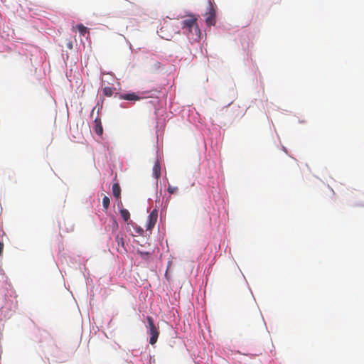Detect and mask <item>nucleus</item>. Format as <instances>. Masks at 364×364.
Wrapping results in <instances>:
<instances>
[{"mask_svg": "<svg viewBox=\"0 0 364 364\" xmlns=\"http://www.w3.org/2000/svg\"><path fill=\"white\" fill-rule=\"evenodd\" d=\"M182 29L186 30L187 33L194 31L197 37L200 36V31L197 23V18L194 16H190L188 18L181 22Z\"/></svg>", "mask_w": 364, "mask_h": 364, "instance_id": "f257e3e1", "label": "nucleus"}, {"mask_svg": "<svg viewBox=\"0 0 364 364\" xmlns=\"http://www.w3.org/2000/svg\"><path fill=\"white\" fill-rule=\"evenodd\" d=\"M216 11L213 0H208V11L205 13V23L207 26H214L215 24Z\"/></svg>", "mask_w": 364, "mask_h": 364, "instance_id": "f03ea898", "label": "nucleus"}, {"mask_svg": "<svg viewBox=\"0 0 364 364\" xmlns=\"http://www.w3.org/2000/svg\"><path fill=\"white\" fill-rule=\"evenodd\" d=\"M171 28H173V26L170 23H164L159 31L161 38L169 40L173 37V33H178V31L175 29H172L171 31L169 32V30Z\"/></svg>", "mask_w": 364, "mask_h": 364, "instance_id": "7ed1b4c3", "label": "nucleus"}, {"mask_svg": "<svg viewBox=\"0 0 364 364\" xmlns=\"http://www.w3.org/2000/svg\"><path fill=\"white\" fill-rule=\"evenodd\" d=\"M158 218V211L154 209L148 216V222L146 225V230H151L154 227Z\"/></svg>", "mask_w": 364, "mask_h": 364, "instance_id": "20e7f679", "label": "nucleus"}, {"mask_svg": "<svg viewBox=\"0 0 364 364\" xmlns=\"http://www.w3.org/2000/svg\"><path fill=\"white\" fill-rule=\"evenodd\" d=\"M118 97L120 100H124L128 101H138L141 99V97L134 92L119 94Z\"/></svg>", "mask_w": 364, "mask_h": 364, "instance_id": "39448f33", "label": "nucleus"}, {"mask_svg": "<svg viewBox=\"0 0 364 364\" xmlns=\"http://www.w3.org/2000/svg\"><path fill=\"white\" fill-rule=\"evenodd\" d=\"M115 240L117 244V251L120 253H123V252H126V249L124 247V241L123 235L119 233L117 234L115 237Z\"/></svg>", "mask_w": 364, "mask_h": 364, "instance_id": "423d86ee", "label": "nucleus"}, {"mask_svg": "<svg viewBox=\"0 0 364 364\" xmlns=\"http://www.w3.org/2000/svg\"><path fill=\"white\" fill-rule=\"evenodd\" d=\"M149 333L151 336L150 340H149L150 344H151V345L155 344L156 343V341H157V339H158V337H159V332L158 328H155L149 330Z\"/></svg>", "mask_w": 364, "mask_h": 364, "instance_id": "0eeeda50", "label": "nucleus"}, {"mask_svg": "<svg viewBox=\"0 0 364 364\" xmlns=\"http://www.w3.org/2000/svg\"><path fill=\"white\" fill-rule=\"evenodd\" d=\"M95 122V132L97 135H102L103 133V128L102 126L101 119L100 118H96L94 121Z\"/></svg>", "mask_w": 364, "mask_h": 364, "instance_id": "6e6552de", "label": "nucleus"}, {"mask_svg": "<svg viewBox=\"0 0 364 364\" xmlns=\"http://www.w3.org/2000/svg\"><path fill=\"white\" fill-rule=\"evenodd\" d=\"M153 174L158 180L161 176V166L159 162L157 161L153 166Z\"/></svg>", "mask_w": 364, "mask_h": 364, "instance_id": "1a4fd4ad", "label": "nucleus"}, {"mask_svg": "<svg viewBox=\"0 0 364 364\" xmlns=\"http://www.w3.org/2000/svg\"><path fill=\"white\" fill-rule=\"evenodd\" d=\"M112 193L113 196L117 198H119L121 196V188L119 183H116L112 185Z\"/></svg>", "mask_w": 364, "mask_h": 364, "instance_id": "9d476101", "label": "nucleus"}, {"mask_svg": "<svg viewBox=\"0 0 364 364\" xmlns=\"http://www.w3.org/2000/svg\"><path fill=\"white\" fill-rule=\"evenodd\" d=\"M79 33L81 36H84L87 33H89L88 28L82 24H78L76 26Z\"/></svg>", "mask_w": 364, "mask_h": 364, "instance_id": "9b49d317", "label": "nucleus"}, {"mask_svg": "<svg viewBox=\"0 0 364 364\" xmlns=\"http://www.w3.org/2000/svg\"><path fill=\"white\" fill-rule=\"evenodd\" d=\"M120 215L123 218V220L127 222L130 218V213L128 210L127 209H121L120 211Z\"/></svg>", "mask_w": 364, "mask_h": 364, "instance_id": "f8f14e48", "label": "nucleus"}, {"mask_svg": "<svg viewBox=\"0 0 364 364\" xmlns=\"http://www.w3.org/2000/svg\"><path fill=\"white\" fill-rule=\"evenodd\" d=\"M114 88L110 87H105L102 88L103 94L107 97H111L113 95Z\"/></svg>", "mask_w": 364, "mask_h": 364, "instance_id": "ddd939ff", "label": "nucleus"}, {"mask_svg": "<svg viewBox=\"0 0 364 364\" xmlns=\"http://www.w3.org/2000/svg\"><path fill=\"white\" fill-rule=\"evenodd\" d=\"M146 320L148 323L147 327L149 328V330L156 328L152 317L147 316Z\"/></svg>", "mask_w": 364, "mask_h": 364, "instance_id": "4468645a", "label": "nucleus"}, {"mask_svg": "<svg viewBox=\"0 0 364 364\" xmlns=\"http://www.w3.org/2000/svg\"><path fill=\"white\" fill-rule=\"evenodd\" d=\"M146 320L148 323L147 327L149 328V330L156 328L152 317L147 316Z\"/></svg>", "mask_w": 364, "mask_h": 364, "instance_id": "2eb2a0df", "label": "nucleus"}, {"mask_svg": "<svg viewBox=\"0 0 364 364\" xmlns=\"http://www.w3.org/2000/svg\"><path fill=\"white\" fill-rule=\"evenodd\" d=\"M109 203H110V200H109V197L105 196L102 198V205H103V208H105V210H107L109 208Z\"/></svg>", "mask_w": 364, "mask_h": 364, "instance_id": "dca6fc26", "label": "nucleus"}, {"mask_svg": "<svg viewBox=\"0 0 364 364\" xmlns=\"http://www.w3.org/2000/svg\"><path fill=\"white\" fill-rule=\"evenodd\" d=\"M137 253L141 256V257L142 259H144L145 260L149 259V256H150V253L148 252H143V251L138 250Z\"/></svg>", "mask_w": 364, "mask_h": 364, "instance_id": "f3484780", "label": "nucleus"}, {"mask_svg": "<svg viewBox=\"0 0 364 364\" xmlns=\"http://www.w3.org/2000/svg\"><path fill=\"white\" fill-rule=\"evenodd\" d=\"M167 191L170 194H174L178 191V187L168 186Z\"/></svg>", "mask_w": 364, "mask_h": 364, "instance_id": "a211bd4d", "label": "nucleus"}, {"mask_svg": "<svg viewBox=\"0 0 364 364\" xmlns=\"http://www.w3.org/2000/svg\"><path fill=\"white\" fill-rule=\"evenodd\" d=\"M4 246V243L2 242H0V256L2 255Z\"/></svg>", "mask_w": 364, "mask_h": 364, "instance_id": "6ab92c4d", "label": "nucleus"}]
</instances>
